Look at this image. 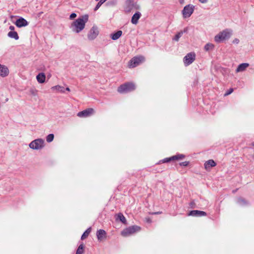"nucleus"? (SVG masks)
<instances>
[{"label": "nucleus", "mask_w": 254, "mask_h": 254, "mask_svg": "<svg viewBox=\"0 0 254 254\" xmlns=\"http://www.w3.org/2000/svg\"><path fill=\"white\" fill-rule=\"evenodd\" d=\"M54 138V135L53 133H51L48 134L46 137V141L47 142H52Z\"/></svg>", "instance_id": "obj_29"}, {"label": "nucleus", "mask_w": 254, "mask_h": 254, "mask_svg": "<svg viewBox=\"0 0 254 254\" xmlns=\"http://www.w3.org/2000/svg\"><path fill=\"white\" fill-rule=\"evenodd\" d=\"M117 3V0H111L110 1H109L106 3V4L107 5L109 6H114Z\"/></svg>", "instance_id": "obj_33"}, {"label": "nucleus", "mask_w": 254, "mask_h": 254, "mask_svg": "<svg viewBox=\"0 0 254 254\" xmlns=\"http://www.w3.org/2000/svg\"><path fill=\"white\" fill-rule=\"evenodd\" d=\"M135 85L131 82H127L120 85L118 88V91L120 93H127L135 90Z\"/></svg>", "instance_id": "obj_2"}, {"label": "nucleus", "mask_w": 254, "mask_h": 254, "mask_svg": "<svg viewBox=\"0 0 254 254\" xmlns=\"http://www.w3.org/2000/svg\"><path fill=\"white\" fill-rule=\"evenodd\" d=\"M207 214L203 211H200L198 210H193L189 212L188 215L192 216L195 217L204 216H206Z\"/></svg>", "instance_id": "obj_13"}, {"label": "nucleus", "mask_w": 254, "mask_h": 254, "mask_svg": "<svg viewBox=\"0 0 254 254\" xmlns=\"http://www.w3.org/2000/svg\"><path fill=\"white\" fill-rule=\"evenodd\" d=\"M193 202H191L190 205H193Z\"/></svg>", "instance_id": "obj_44"}, {"label": "nucleus", "mask_w": 254, "mask_h": 254, "mask_svg": "<svg viewBox=\"0 0 254 254\" xmlns=\"http://www.w3.org/2000/svg\"><path fill=\"white\" fill-rule=\"evenodd\" d=\"M99 34L98 28L96 26H93L88 34V38L89 40H93L96 38Z\"/></svg>", "instance_id": "obj_8"}, {"label": "nucleus", "mask_w": 254, "mask_h": 254, "mask_svg": "<svg viewBox=\"0 0 254 254\" xmlns=\"http://www.w3.org/2000/svg\"><path fill=\"white\" fill-rule=\"evenodd\" d=\"M44 146L45 141L42 138L36 139L31 141L29 144V147L34 150L41 149Z\"/></svg>", "instance_id": "obj_4"}, {"label": "nucleus", "mask_w": 254, "mask_h": 254, "mask_svg": "<svg viewBox=\"0 0 254 254\" xmlns=\"http://www.w3.org/2000/svg\"><path fill=\"white\" fill-rule=\"evenodd\" d=\"M214 48V45L211 43H207L204 47V49L205 51L208 52L210 50H212Z\"/></svg>", "instance_id": "obj_26"}, {"label": "nucleus", "mask_w": 254, "mask_h": 254, "mask_svg": "<svg viewBox=\"0 0 254 254\" xmlns=\"http://www.w3.org/2000/svg\"><path fill=\"white\" fill-rule=\"evenodd\" d=\"M216 165V163L212 159H210L204 163V167L205 169L208 170L210 169L211 167H214Z\"/></svg>", "instance_id": "obj_17"}, {"label": "nucleus", "mask_w": 254, "mask_h": 254, "mask_svg": "<svg viewBox=\"0 0 254 254\" xmlns=\"http://www.w3.org/2000/svg\"><path fill=\"white\" fill-rule=\"evenodd\" d=\"M106 231L103 229L98 230L96 232L97 237L99 241H101L104 238H106Z\"/></svg>", "instance_id": "obj_16"}, {"label": "nucleus", "mask_w": 254, "mask_h": 254, "mask_svg": "<svg viewBox=\"0 0 254 254\" xmlns=\"http://www.w3.org/2000/svg\"><path fill=\"white\" fill-rule=\"evenodd\" d=\"M94 110L92 108H88L77 113V116L80 118L87 117L92 114Z\"/></svg>", "instance_id": "obj_12"}, {"label": "nucleus", "mask_w": 254, "mask_h": 254, "mask_svg": "<svg viewBox=\"0 0 254 254\" xmlns=\"http://www.w3.org/2000/svg\"><path fill=\"white\" fill-rule=\"evenodd\" d=\"M116 220H120L123 224L127 223V220L122 213H119L117 215Z\"/></svg>", "instance_id": "obj_21"}, {"label": "nucleus", "mask_w": 254, "mask_h": 254, "mask_svg": "<svg viewBox=\"0 0 254 254\" xmlns=\"http://www.w3.org/2000/svg\"><path fill=\"white\" fill-rule=\"evenodd\" d=\"M183 34V32H178L174 37V38L173 39V40L176 41H178L180 38L182 36Z\"/></svg>", "instance_id": "obj_30"}, {"label": "nucleus", "mask_w": 254, "mask_h": 254, "mask_svg": "<svg viewBox=\"0 0 254 254\" xmlns=\"http://www.w3.org/2000/svg\"><path fill=\"white\" fill-rule=\"evenodd\" d=\"M194 6L192 4H188L186 5L183 10L182 14L184 18H188L191 16L193 12Z\"/></svg>", "instance_id": "obj_6"}, {"label": "nucleus", "mask_w": 254, "mask_h": 254, "mask_svg": "<svg viewBox=\"0 0 254 254\" xmlns=\"http://www.w3.org/2000/svg\"><path fill=\"white\" fill-rule=\"evenodd\" d=\"M188 31V27H186L184 28V29L183 31H181L180 32H183V33H187Z\"/></svg>", "instance_id": "obj_41"}, {"label": "nucleus", "mask_w": 254, "mask_h": 254, "mask_svg": "<svg viewBox=\"0 0 254 254\" xmlns=\"http://www.w3.org/2000/svg\"><path fill=\"white\" fill-rule=\"evenodd\" d=\"M233 91V88H230L228 91L225 94V95H228L230 94Z\"/></svg>", "instance_id": "obj_37"}, {"label": "nucleus", "mask_w": 254, "mask_h": 254, "mask_svg": "<svg viewBox=\"0 0 254 254\" xmlns=\"http://www.w3.org/2000/svg\"><path fill=\"white\" fill-rule=\"evenodd\" d=\"M140 230V227L136 225H133L124 229L122 231L121 234L124 237H127L131 234H134L136 232H138Z\"/></svg>", "instance_id": "obj_5"}, {"label": "nucleus", "mask_w": 254, "mask_h": 254, "mask_svg": "<svg viewBox=\"0 0 254 254\" xmlns=\"http://www.w3.org/2000/svg\"><path fill=\"white\" fill-rule=\"evenodd\" d=\"M123 32L121 30H118L116 32L112 33L110 37L113 40H117L122 36Z\"/></svg>", "instance_id": "obj_18"}, {"label": "nucleus", "mask_w": 254, "mask_h": 254, "mask_svg": "<svg viewBox=\"0 0 254 254\" xmlns=\"http://www.w3.org/2000/svg\"><path fill=\"white\" fill-rule=\"evenodd\" d=\"M65 90H66L67 91H70V89L69 87H66L65 89L64 88Z\"/></svg>", "instance_id": "obj_42"}, {"label": "nucleus", "mask_w": 254, "mask_h": 254, "mask_svg": "<svg viewBox=\"0 0 254 254\" xmlns=\"http://www.w3.org/2000/svg\"><path fill=\"white\" fill-rule=\"evenodd\" d=\"M84 245L83 243H81L78 246L76 252V254H83L84 253Z\"/></svg>", "instance_id": "obj_24"}, {"label": "nucleus", "mask_w": 254, "mask_h": 254, "mask_svg": "<svg viewBox=\"0 0 254 254\" xmlns=\"http://www.w3.org/2000/svg\"><path fill=\"white\" fill-rule=\"evenodd\" d=\"M253 145L254 146V143H253Z\"/></svg>", "instance_id": "obj_46"}, {"label": "nucleus", "mask_w": 254, "mask_h": 254, "mask_svg": "<svg viewBox=\"0 0 254 254\" xmlns=\"http://www.w3.org/2000/svg\"><path fill=\"white\" fill-rule=\"evenodd\" d=\"M91 231V228H88L82 235L81 240H83L85 239L89 235Z\"/></svg>", "instance_id": "obj_25"}, {"label": "nucleus", "mask_w": 254, "mask_h": 254, "mask_svg": "<svg viewBox=\"0 0 254 254\" xmlns=\"http://www.w3.org/2000/svg\"><path fill=\"white\" fill-rule=\"evenodd\" d=\"M174 157V160L182 159L185 157V155L183 154H177L176 155L173 156Z\"/></svg>", "instance_id": "obj_32"}, {"label": "nucleus", "mask_w": 254, "mask_h": 254, "mask_svg": "<svg viewBox=\"0 0 254 254\" xmlns=\"http://www.w3.org/2000/svg\"><path fill=\"white\" fill-rule=\"evenodd\" d=\"M161 212H155V214H160Z\"/></svg>", "instance_id": "obj_43"}, {"label": "nucleus", "mask_w": 254, "mask_h": 254, "mask_svg": "<svg viewBox=\"0 0 254 254\" xmlns=\"http://www.w3.org/2000/svg\"><path fill=\"white\" fill-rule=\"evenodd\" d=\"M237 202L241 206H245L249 204V202L242 197H239Z\"/></svg>", "instance_id": "obj_22"}, {"label": "nucleus", "mask_w": 254, "mask_h": 254, "mask_svg": "<svg viewBox=\"0 0 254 254\" xmlns=\"http://www.w3.org/2000/svg\"><path fill=\"white\" fill-rule=\"evenodd\" d=\"M52 89L55 90L56 89L58 92L61 93H64L65 91L64 88L63 86H60V85H56L55 86L52 87Z\"/></svg>", "instance_id": "obj_27"}, {"label": "nucleus", "mask_w": 254, "mask_h": 254, "mask_svg": "<svg viewBox=\"0 0 254 254\" xmlns=\"http://www.w3.org/2000/svg\"><path fill=\"white\" fill-rule=\"evenodd\" d=\"M7 36L16 40H17L19 39L18 35L16 31H9L7 34Z\"/></svg>", "instance_id": "obj_23"}, {"label": "nucleus", "mask_w": 254, "mask_h": 254, "mask_svg": "<svg viewBox=\"0 0 254 254\" xmlns=\"http://www.w3.org/2000/svg\"><path fill=\"white\" fill-rule=\"evenodd\" d=\"M142 59V57H134L131 60H130L128 66L129 67H134L138 65L141 62V60Z\"/></svg>", "instance_id": "obj_10"}, {"label": "nucleus", "mask_w": 254, "mask_h": 254, "mask_svg": "<svg viewBox=\"0 0 254 254\" xmlns=\"http://www.w3.org/2000/svg\"><path fill=\"white\" fill-rule=\"evenodd\" d=\"M171 161H174V157H173V156H171V157H169V158H165L164 159H162V160H160L159 161V163H168V162H170Z\"/></svg>", "instance_id": "obj_28"}, {"label": "nucleus", "mask_w": 254, "mask_h": 254, "mask_svg": "<svg viewBox=\"0 0 254 254\" xmlns=\"http://www.w3.org/2000/svg\"><path fill=\"white\" fill-rule=\"evenodd\" d=\"M249 65V64L248 63H242L240 64L237 67L236 71L237 72H241L244 71L247 67H248Z\"/></svg>", "instance_id": "obj_19"}, {"label": "nucleus", "mask_w": 254, "mask_h": 254, "mask_svg": "<svg viewBox=\"0 0 254 254\" xmlns=\"http://www.w3.org/2000/svg\"><path fill=\"white\" fill-rule=\"evenodd\" d=\"M239 42H240V41H239V40L238 39L235 38V39L233 40L232 42H233V44H238L239 43Z\"/></svg>", "instance_id": "obj_38"}, {"label": "nucleus", "mask_w": 254, "mask_h": 254, "mask_svg": "<svg viewBox=\"0 0 254 254\" xmlns=\"http://www.w3.org/2000/svg\"><path fill=\"white\" fill-rule=\"evenodd\" d=\"M14 24L17 27L21 28L27 26L28 25V22L24 18L20 17L16 20Z\"/></svg>", "instance_id": "obj_11"}, {"label": "nucleus", "mask_w": 254, "mask_h": 254, "mask_svg": "<svg viewBox=\"0 0 254 254\" xmlns=\"http://www.w3.org/2000/svg\"><path fill=\"white\" fill-rule=\"evenodd\" d=\"M9 29L10 30V31H14L15 28L13 26L11 25L9 26Z\"/></svg>", "instance_id": "obj_39"}, {"label": "nucleus", "mask_w": 254, "mask_h": 254, "mask_svg": "<svg viewBox=\"0 0 254 254\" xmlns=\"http://www.w3.org/2000/svg\"><path fill=\"white\" fill-rule=\"evenodd\" d=\"M105 2L104 0H100L98 2L96 6L95 7L94 10L96 11L97 10L99 7L102 5V4H103Z\"/></svg>", "instance_id": "obj_31"}, {"label": "nucleus", "mask_w": 254, "mask_h": 254, "mask_svg": "<svg viewBox=\"0 0 254 254\" xmlns=\"http://www.w3.org/2000/svg\"><path fill=\"white\" fill-rule=\"evenodd\" d=\"M231 35V32H230L228 29H226L216 35L214 37V40L216 42L220 43L225 40L228 39Z\"/></svg>", "instance_id": "obj_3"}, {"label": "nucleus", "mask_w": 254, "mask_h": 254, "mask_svg": "<svg viewBox=\"0 0 254 254\" xmlns=\"http://www.w3.org/2000/svg\"><path fill=\"white\" fill-rule=\"evenodd\" d=\"M104 0V1L105 2V1H107V0Z\"/></svg>", "instance_id": "obj_45"}, {"label": "nucleus", "mask_w": 254, "mask_h": 254, "mask_svg": "<svg viewBox=\"0 0 254 254\" xmlns=\"http://www.w3.org/2000/svg\"><path fill=\"white\" fill-rule=\"evenodd\" d=\"M141 16V14L140 12H136L131 17V22L133 24H136L138 23V20L140 18Z\"/></svg>", "instance_id": "obj_15"}, {"label": "nucleus", "mask_w": 254, "mask_h": 254, "mask_svg": "<svg viewBox=\"0 0 254 254\" xmlns=\"http://www.w3.org/2000/svg\"><path fill=\"white\" fill-rule=\"evenodd\" d=\"M190 162L189 161H185L180 163V165L181 166L186 167L189 164Z\"/></svg>", "instance_id": "obj_35"}, {"label": "nucleus", "mask_w": 254, "mask_h": 254, "mask_svg": "<svg viewBox=\"0 0 254 254\" xmlns=\"http://www.w3.org/2000/svg\"><path fill=\"white\" fill-rule=\"evenodd\" d=\"M195 59V54L194 52H190L187 54L184 58L183 62L185 66H188L192 64Z\"/></svg>", "instance_id": "obj_7"}, {"label": "nucleus", "mask_w": 254, "mask_h": 254, "mask_svg": "<svg viewBox=\"0 0 254 254\" xmlns=\"http://www.w3.org/2000/svg\"><path fill=\"white\" fill-rule=\"evenodd\" d=\"M37 92L38 91L37 90L33 89V88H31L30 90V92L31 94L33 96L37 95Z\"/></svg>", "instance_id": "obj_34"}, {"label": "nucleus", "mask_w": 254, "mask_h": 254, "mask_svg": "<svg viewBox=\"0 0 254 254\" xmlns=\"http://www.w3.org/2000/svg\"><path fill=\"white\" fill-rule=\"evenodd\" d=\"M134 7L133 0H126L124 7V10L126 13L130 12Z\"/></svg>", "instance_id": "obj_9"}, {"label": "nucleus", "mask_w": 254, "mask_h": 254, "mask_svg": "<svg viewBox=\"0 0 254 254\" xmlns=\"http://www.w3.org/2000/svg\"><path fill=\"white\" fill-rule=\"evenodd\" d=\"M76 17V14L75 13H72L69 16L70 19H73Z\"/></svg>", "instance_id": "obj_36"}, {"label": "nucleus", "mask_w": 254, "mask_h": 254, "mask_svg": "<svg viewBox=\"0 0 254 254\" xmlns=\"http://www.w3.org/2000/svg\"><path fill=\"white\" fill-rule=\"evenodd\" d=\"M88 15L85 14L74 21L70 26L72 31L77 33L81 32L85 27V23L88 20Z\"/></svg>", "instance_id": "obj_1"}, {"label": "nucleus", "mask_w": 254, "mask_h": 254, "mask_svg": "<svg viewBox=\"0 0 254 254\" xmlns=\"http://www.w3.org/2000/svg\"><path fill=\"white\" fill-rule=\"evenodd\" d=\"M9 74V69L7 67L4 65L0 64V75L2 77H5Z\"/></svg>", "instance_id": "obj_14"}, {"label": "nucleus", "mask_w": 254, "mask_h": 254, "mask_svg": "<svg viewBox=\"0 0 254 254\" xmlns=\"http://www.w3.org/2000/svg\"><path fill=\"white\" fill-rule=\"evenodd\" d=\"M36 79L39 83H43L45 81L46 76L44 73H39L36 76Z\"/></svg>", "instance_id": "obj_20"}, {"label": "nucleus", "mask_w": 254, "mask_h": 254, "mask_svg": "<svg viewBox=\"0 0 254 254\" xmlns=\"http://www.w3.org/2000/svg\"><path fill=\"white\" fill-rule=\"evenodd\" d=\"M199 1L202 3H206L207 2L208 0H198Z\"/></svg>", "instance_id": "obj_40"}]
</instances>
